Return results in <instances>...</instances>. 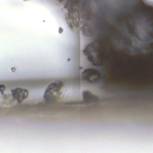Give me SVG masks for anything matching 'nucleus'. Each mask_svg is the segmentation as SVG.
<instances>
[{"label":"nucleus","instance_id":"nucleus-1","mask_svg":"<svg viewBox=\"0 0 153 153\" xmlns=\"http://www.w3.org/2000/svg\"><path fill=\"white\" fill-rule=\"evenodd\" d=\"M96 44L94 42H93L87 45L84 51L85 54L88 56V60L91 62L94 61V64L96 66H100L99 67L100 71L99 74H103L104 73V68L102 70L101 69L103 67L104 65L103 62L100 63L99 62H96L95 58L94 55H91L92 53L94 52H96L97 49L98 48Z\"/></svg>","mask_w":153,"mask_h":153},{"label":"nucleus","instance_id":"nucleus-2","mask_svg":"<svg viewBox=\"0 0 153 153\" xmlns=\"http://www.w3.org/2000/svg\"><path fill=\"white\" fill-rule=\"evenodd\" d=\"M63 83V81H56L55 83L51 84L48 86L44 96L47 102L50 101L55 103L56 98L53 95L52 91H58Z\"/></svg>","mask_w":153,"mask_h":153},{"label":"nucleus","instance_id":"nucleus-3","mask_svg":"<svg viewBox=\"0 0 153 153\" xmlns=\"http://www.w3.org/2000/svg\"><path fill=\"white\" fill-rule=\"evenodd\" d=\"M97 72L96 69L92 68L86 69L82 74L83 79L90 82H96V78H94V76L97 75Z\"/></svg>","mask_w":153,"mask_h":153},{"label":"nucleus","instance_id":"nucleus-4","mask_svg":"<svg viewBox=\"0 0 153 153\" xmlns=\"http://www.w3.org/2000/svg\"><path fill=\"white\" fill-rule=\"evenodd\" d=\"M12 93L13 97L17 100L19 102L26 98L27 95V91L20 89H16L14 91L12 90Z\"/></svg>","mask_w":153,"mask_h":153},{"label":"nucleus","instance_id":"nucleus-5","mask_svg":"<svg viewBox=\"0 0 153 153\" xmlns=\"http://www.w3.org/2000/svg\"><path fill=\"white\" fill-rule=\"evenodd\" d=\"M83 97L86 103L92 102L96 100L95 97L91 93L88 91L84 92Z\"/></svg>","mask_w":153,"mask_h":153},{"label":"nucleus","instance_id":"nucleus-6","mask_svg":"<svg viewBox=\"0 0 153 153\" xmlns=\"http://www.w3.org/2000/svg\"><path fill=\"white\" fill-rule=\"evenodd\" d=\"M47 105V104H44L42 103H40L35 105H31L30 107L33 108L35 109L40 110L43 109L44 108H46Z\"/></svg>","mask_w":153,"mask_h":153},{"label":"nucleus","instance_id":"nucleus-7","mask_svg":"<svg viewBox=\"0 0 153 153\" xmlns=\"http://www.w3.org/2000/svg\"><path fill=\"white\" fill-rule=\"evenodd\" d=\"M5 87L4 85H0V90L2 94H3V91Z\"/></svg>","mask_w":153,"mask_h":153},{"label":"nucleus","instance_id":"nucleus-8","mask_svg":"<svg viewBox=\"0 0 153 153\" xmlns=\"http://www.w3.org/2000/svg\"><path fill=\"white\" fill-rule=\"evenodd\" d=\"M65 106L66 107H71L72 106H74V105L73 103H70L69 104H66L65 105Z\"/></svg>","mask_w":153,"mask_h":153},{"label":"nucleus","instance_id":"nucleus-9","mask_svg":"<svg viewBox=\"0 0 153 153\" xmlns=\"http://www.w3.org/2000/svg\"><path fill=\"white\" fill-rule=\"evenodd\" d=\"M62 28H60L59 29V33H61L62 32Z\"/></svg>","mask_w":153,"mask_h":153},{"label":"nucleus","instance_id":"nucleus-10","mask_svg":"<svg viewBox=\"0 0 153 153\" xmlns=\"http://www.w3.org/2000/svg\"><path fill=\"white\" fill-rule=\"evenodd\" d=\"M150 26L152 28V31H153V25L151 24L150 25Z\"/></svg>","mask_w":153,"mask_h":153},{"label":"nucleus","instance_id":"nucleus-11","mask_svg":"<svg viewBox=\"0 0 153 153\" xmlns=\"http://www.w3.org/2000/svg\"><path fill=\"white\" fill-rule=\"evenodd\" d=\"M72 1L73 3H76V0H75L74 1L72 0Z\"/></svg>","mask_w":153,"mask_h":153},{"label":"nucleus","instance_id":"nucleus-12","mask_svg":"<svg viewBox=\"0 0 153 153\" xmlns=\"http://www.w3.org/2000/svg\"><path fill=\"white\" fill-rule=\"evenodd\" d=\"M134 0V1H135V3H137L138 2H139V0Z\"/></svg>","mask_w":153,"mask_h":153},{"label":"nucleus","instance_id":"nucleus-13","mask_svg":"<svg viewBox=\"0 0 153 153\" xmlns=\"http://www.w3.org/2000/svg\"><path fill=\"white\" fill-rule=\"evenodd\" d=\"M102 43H104V40H102Z\"/></svg>","mask_w":153,"mask_h":153},{"label":"nucleus","instance_id":"nucleus-14","mask_svg":"<svg viewBox=\"0 0 153 153\" xmlns=\"http://www.w3.org/2000/svg\"><path fill=\"white\" fill-rule=\"evenodd\" d=\"M99 48L100 49H102V48L101 47H99Z\"/></svg>","mask_w":153,"mask_h":153},{"label":"nucleus","instance_id":"nucleus-15","mask_svg":"<svg viewBox=\"0 0 153 153\" xmlns=\"http://www.w3.org/2000/svg\"><path fill=\"white\" fill-rule=\"evenodd\" d=\"M97 60H99V58H97Z\"/></svg>","mask_w":153,"mask_h":153},{"label":"nucleus","instance_id":"nucleus-16","mask_svg":"<svg viewBox=\"0 0 153 153\" xmlns=\"http://www.w3.org/2000/svg\"><path fill=\"white\" fill-rule=\"evenodd\" d=\"M124 42H125V39H124Z\"/></svg>","mask_w":153,"mask_h":153},{"label":"nucleus","instance_id":"nucleus-17","mask_svg":"<svg viewBox=\"0 0 153 153\" xmlns=\"http://www.w3.org/2000/svg\"><path fill=\"white\" fill-rule=\"evenodd\" d=\"M106 51L107 52H108V49L107 48L106 49Z\"/></svg>","mask_w":153,"mask_h":153},{"label":"nucleus","instance_id":"nucleus-18","mask_svg":"<svg viewBox=\"0 0 153 153\" xmlns=\"http://www.w3.org/2000/svg\"><path fill=\"white\" fill-rule=\"evenodd\" d=\"M104 55H105V53H103Z\"/></svg>","mask_w":153,"mask_h":153},{"label":"nucleus","instance_id":"nucleus-19","mask_svg":"<svg viewBox=\"0 0 153 153\" xmlns=\"http://www.w3.org/2000/svg\"><path fill=\"white\" fill-rule=\"evenodd\" d=\"M102 32H103V31H104V30H102Z\"/></svg>","mask_w":153,"mask_h":153}]
</instances>
